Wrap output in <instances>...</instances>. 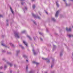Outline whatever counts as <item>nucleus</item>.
I'll return each mask as SVG.
<instances>
[{
    "mask_svg": "<svg viewBox=\"0 0 73 73\" xmlns=\"http://www.w3.org/2000/svg\"><path fill=\"white\" fill-rule=\"evenodd\" d=\"M68 36L69 37H72V35H68Z\"/></svg>",
    "mask_w": 73,
    "mask_h": 73,
    "instance_id": "26",
    "label": "nucleus"
},
{
    "mask_svg": "<svg viewBox=\"0 0 73 73\" xmlns=\"http://www.w3.org/2000/svg\"><path fill=\"white\" fill-rule=\"evenodd\" d=\"M23 42L24 44H25V45H26L27 46V43L25 41H23Z\"/></svg>",
    "mask_w": 73,
    "mask_h": 73,
    "instance_id": "8",
    "label": "nucleus"
},
{
    "mask_svg": "<svg viewBox=\"0 0 73 73\" xmlns=\"http://www.w3.org/2000/svg\"><path fill=\"white\" fill-rule=\"evenodd\" d=\"M59 12H60V11H58L56 12L55 14V17H58V13H59Z\"/></svg>",
    "mask_w": 73,
    "mask_h": 73,
    "instance_id": "4",
    "label": "nucleus"
},
{
    "mask_svg": "<svg viewBox=\"0 0 73 73\" xmlns=\"http://www.w3.org/2000/svg\"><path fill=\"white\" fill-rule=\"evenodd\" d=\"M32 15L34 17V18H37L38 19H40V17H39V16H36L33 13H32Z\"/></svg>",
    "mask_w": 73,
    "mask_h": 73,
    "instance_id": "2",
    "label": "nucleus"
},
{
    "mask_svg": "<svg viewBox=\"0 0 73 73\" xmlns=\"http://www.w3.org/2000/svg\"><path fill=\"white\" fill-rule=\"evenodd\" d=\"M23 57H24V58H27V56H26V55H23Z\"/></svg>",
    "mask_w": 73,
    "mask_h": 73,
    "instance_id": "19",
    "label": "nucleus"
},
{
    "mask_svg": "<svg viewBox=\"0 0 73 73\" xmlns=\"http://www.w3.org/2000/svg\"><path fill=\"white\" fill-rule=\"evenodd\" d=\"M39 34H40L41 35H42V33L41 32H39Z\"/></svg>",
    "mask_w": 73,
    "mask_h": 73,
    "instance_id": "30",
    "label": "nucleus"
},
{
    "mask_svg": "<svg viewBox=\"0 0 73 73\" xmlns=\"http://www.w3.org/2000/svg\"><path fill=\"white\" fill-rule=\"evenodd\" d=\"M71 1H73V0H70Z\"/></svg>",
    "mask_w": 73,
    "mask_h": 73,
    "instance_id": "44",
    "label": "nucleus"
},
{
    "mask_svg": "<svg viewBox=\"0 0 73 73\" xmlns=\"http://www.w3.org/2000/svg\"><path fill=\"white\" fill-rule=\"evenodd\" d=\"M9 44H10V45H11L12 46H13H13H14V45H13V44L11 43H10Z\"/></svg>",
    "mask_w": 73,
    "mask_h": 73,
    "instance_id": "14",
    "label": "nucleus"
},
{
    "mask_svg": "<svg viewBox=\"0 0 73 73\" xmlns=\"http://www.w3.org/2000/svg\"><path fill=\"white\" fill-rule=\"evenodd\" d=\"M42 58V59H43V60H47V62L48 63L50 62V60H49V59H48L47 58L45 59L44 58Z\"/></svg>",
    "mask_w": 73,
    "mask_h": 73,
    "instance_id": "3",
    "label": "nucleus"
},
{
    "mask_svg": "<svg viewBox=\"0 0 73 73\" xmlns=\"http://www.w3.org/2000/svg\"><path fill=\"white\" fill-rule=\"evenodd\" d=\"M54 60H52V63L51 64V68H52L53 67V65H54Z\"/></svg>",
    "mask_w": 73,
    "mask_h": 73,
    "instance_id": "6",
    "label": "nucleus"
},
{
    "mask_svg": "<svg viewBox=\"0 0 73 73\" xmlns=\"http://www.w3.org/2000/svg\"><path fill=\"white\" fill-rule=\"evenodd\" d=\"M3 68V66L0 67V69H2Z\"/></svg>",
    "mask_w": 73,
    "mask_h": 73,
    "instance_id": "28",
    "label": "nucleus"
},
{
    "mask_svg": "<svg viewBox=\"0 0 73 73\" xmlns=\"http://www.w3.org/2000/svg\"><path fill=\"white\" fill-rule=\"evenodd\" d=\"M4 52V51H3V52Z\"/></svg>",
    "mask_w": 73,
    "mask_h": 73,
    "instance_id": "48",
    "label": "nucleus"
},
{
    "mask_svg": "<svg viewBox=\"0 0 73 73\" xmlns=\"http://www.w3.org/2000/svg\"><path fill=\"white\" fill-rule=\"evenodd\" d=\"M56 5L58 7H59V5L58 4L57 2H56Z\"/></svg>",
    "mask_w": 73,
    "mask_h": 73,
    "instance_id": "15",
    "label": "nucleus"
},
{
    "mask_svg": "<svg viewBox=\"0 0 73 73\" xmlns=\"http://www.w3.org/2000/svg\"><path fill=\"white\" fill-rule=\"evenodd\" d=\"M21 5H23V4H24V3H23V2H21Z\"/></svg>",
    "mask_w": 73,
    "mask_h": 73,
    "instance_id": "31",
    "label": "nucleus"
},
{
    "mask_svg": "<svg viewBox=\"0 0 73 73\" xmlns=\"http://www.w3.org/2000/svg\"><path fill=\"white\" fill-rule=\"evenodd\" d=\"M25 32H26V31H23L22 32V33H25Z\"/></svg>",
    "mask_w": 73,
    "mask_h": 73,
    "instance_id": "20",
    "label": "nucleus"
},
{
    "mask_svg": "<svg viewBox=\"0 0 73 73\" xmlns=\"http://www.w3.org/2000/svg\"><path fill=\"white\" fill-rule=\"evenodd\" d=\"M3 17V15H0V17Z\"/></svg>",
    "mask_w": 73,
    "mask_h": 73,
    "instance_id": "33",
    "label": "nucleus"
},
{
    "mask_svg": "<svg viewBox=\"0 0 73 73\" xmlns=\"http://www.w3.org/2000/svg\"><path fill=\"white\" fill-rule=\"evenodd\" d=\"M33 9H35V8H36V6L35 5H34L33 6Z\"/></svg>",
    "mask_w": 73,
    "mask_h": 73,
    "instance_id": "16",
    "label": "nucleus"
},
{
    "mask_svg": "<svg viewBox=\"0 0 73 73\" xmlns=\"http://www.w3.org/2000/svg\"><path fill=\"white\" fill-rule=\"evenodd\" d=\"M8 20H7V22H8Z\"/></svg>",
    "mask_w": 73,
    "mask_h": 73,
    "instance_id": "40",
    "label": "nucleus"
},
{
    "mask_svg": "<svg viewBox=\"0 0 73 73\" xmlns=\"http://www.w3.org/2000/svg\"><path fill=\"white\" fill-rule=\"evenodd\" d=\"M14 66H16V65H14Z\"/></svg>",
    "mask_w": 73,
    "mask_h": 73,
    "instance_id": "45",
    "label": "nucleus"
},
{
    "mask_svg": "<svg viewBox=\"0 0 73 73\" xmlns=\"http://www.w3.org/2000/svg\"><path fill=\"white\" fill-rule=\"evenodd\" d=\"M63 1H65V0H63Z\"/></svg>",
    "mask_w": 73,
    "mask_h": 73,
    "instance_id": "42",
    "label": "nucleus"
},
{
    "mask_svg": "<svg viewBox=\"0 0 73 73\" xmlns=\"http://www.w3.org/2000/svg\"><path fill=\"white\" fill-rule=\"evenodd\" d=\"M19 52H20V50H19L17 51L16 52L17 54V55H18V53H19Z\"/></svg>",
    "mask_w": 73,
    "mask_h": 73,
    "instance_id": "17",
    "label": "nucleus"
},
{
    "mask_svg": "<svg viewBox=\"0 0 73 73\" xmlns=\"http://www.w3.org/2000/svg\"><path fill=\"white\" fill-rule=\"evenodd\" d=\"M28 69V66H26V70H27Z\"/></svg>",
    "mask_w": 73,
    "mask_h": 73,
    "instance_id": "24",
    "label": "nucleus"
},
{
    "mask_svg": "<svg viewBox=\"0 0 73 73\" xmlns=\"http://www.w3.org/2000/svg\"><path fill=\"white\" fill-rule=\"evenodd\" d=\"M34 40H35V38H34Z\"/></svg>",
    "mask_w": 73,
    "mask_h": 73,
    "instance_id": "46",
    "label": "nucleus"
},
{
    "mask_svg": "<svg viewBox=\"0 0 73 73\" xmlns=\"http://www.w3.org/2000/svg\"><path fill=\"white\" fill-rule=\"evenodd\" d=\"M26 61L27 62H28V60H26Z\"/></svg>",
    "mask_w": 73,
    "mask_h": 73,
    "instance_id": "36",
    "label": "nucleus"
},
{
    "mask_svg": "<svg viewBox=\"0 0 73 73\" xmlns=\"http://www.w3.org/2000/svg\"><path fill=\"white\" fill-rule=\"evenodd\" d=\"M21 1H24V0H20Z\"/></svg>",
    "mask_w": 73,
    "mask_h": 73,
    "instance_id": "41",
    "label": "nucleus"
},
{
    "mask_svg": "<svg viewBox=\"0 0 73 73\" xmlns=\"http://www.w3.org/2000/svg\"><path fill=\"white\" fill-rule=\"evenodd\" d=\"M20 46H21V47H22V49H24V47H23V46H22V45H20Z\"/></svg>",
    "mask_w": 73,
    "mask_h": 73,
    "instance_id": "23",
    "label": "nucleus"
},
{
    "mask_svg": "<svg viewBox=\"0 0 73 73\" xmlns=\"http://www.w3.org/2000/svg\"><path fill=\"white\" fill-rule=\"evenodd\" d=\"M35 0H32V1H34Z\"/></svg>",
    "mask_w": 73,
    "mask_h": 73,
    "instance_id": "43",
    "label": "nucleus"
},
{
    "mask_svg": "<svg viewBox=\"0 0 73 73\" xmlns=\"http://www.w3.org/2000/svg\"><path fill=\"white\" fill-rule=\"evenodd\" d=\"M39 13L40 14V15H41V14H40V12H39Z\"/></svg>",
    "mask_w": 73,
    "mask_h": 73,
    "instance_id": "39",
    "label": "nucleus"
},
{
    "mask_svg": "<svg viewBox=\"0 0 73 73\" xmlns=\"http://www.w3.org/2000/svg\"><path fill=\"white\" fill-rule=\"evenodd\" d=\"M60 56H62V52H60Z\"/></svg>",
    "mask_w": 73,
    "mask_h": 73,
    "instance_id": "25",
    "label": "nucleus"
},
{
    "mask_svg": "<svg viewBox=\"0 0 73 73\" xmlns=\"http://www.w3.org/2000/svg\"><path fill=\"white\" fill-rule=\"evenodd\" d=\"M10 9H11V11L12 13H13V15H14V13H13V10H12V8L11 7H10Z\"/></svg>",
    "mask_w": 73,
    "mask_h": 73,
    "instance_id": "11",
    "label": "nucleus"
},
{
    "mask_svg": "<svg viewBox=\"0 0 73 73\" xmlns=\"http://www.w3.org/2000/svg\"><path fill=\"white\" fill-rule=\"evenodd\" d=\"M33 51L34 53V55H36V52H35V50H34V49H33Z\"/></svg>",
    "mask_w": 73,
    "mask_h": 73,
    "instance_id": "12",
    "label": "nucleus"
},
{
    "mask_svg": "<svg viewBox=\"0 0 73 73\" xmlns=\"http://www.w3.org/2000/svg\"><path fill=\"white\" fill-rule=\"evenodd\" d=\"M33 22L34 23V24H35V25L36 24V22H35V21H33Z\"/></svg>",
    "mask_w": 73,
    "mask_h": 73,
    "instance_id": "29",
    "label": "nucleus"
},
{
    "mask_svg": "<svg viewBox=\"0 0 73 73\" xmlns=\"http://www.w3.org/2000/svg\"><path fill=\"white\" fill-rule=\"evenodd\" d=\"M33 71H31L30 72V73H33Z\"/></svg>",
    "mask_w": 73,
    "mask_h": 73,
    "instance_id": "27",
    "label": "nucleus"
},
{
    "mask_svg": "<svg viewBox=\"0 0 73 73\" xmlns=\"http://www.w3.org/2000/svg\"><path fill=\"white\" fill-rule=\"evenodd\" d=\"M45 12H46V14H47V15H48V12L47 11H45Z\"/></svg>",
    "mask_w": 73,
    "mask_h": 73,
    "instance_id": "32",
    "label": "nucleus"
},
{
    "mask_svg": "<svg viewBox=\"0 0 73 73\" xmlns=\"http://www.w3.org/2000/svg\"><path fill=\"white\" fill-rule=\"evenodd\" d=\"M2 45H3V46H5V47H7V45H5L4 43H2L1 44Z\"/></svg>",
    "mask_w": 73,
    "mask_h": 73,
    "instance_id": "13",
    "label": "nucleus"
},
{
    "mask_svg": "<svg viewBox=\"0 0 73 73\" xmlns=\"http://www.w3.org/2000/svg\"><path fill=\"white\" fill-rule=\"evenodd\" d=\"M10 73H12V71H10Z\"/></svg>",
    "mask_w": 73,
    "mask_h": 73,
    "instance_id": "38",
    "label": "nucleus"
},
{
    "mask_svg": "<svg viewBox=\"0 0 73 73\" xmlns=\"http://www.w3.org/2000/svg\"><path fill=\"white\" fill-rule=\"evenodd\" d=\"M52 20H53V21H56V20H55V19H54V18H52Z\"/></svg>",
    "mask_w": 73,
    "mask_h": 73,
    "instance_id": "18",
    "label": "nucleus"
},
{
    "mask_svg": "<svg viewBox=\"0 0 73 73\" xmlns=\"http://www.w3.org/2000/svg\"><path fill=\"white\" fill-rule=\"evenodd\" d=\"M56 48V46H54V48Z\"/></svg>",
    "mask_w": 73,
    "mask_h": 73,
    "instance_id": "34",
    "label": "nucleus"
},
{
    "mask_svg": "<svg viewBox=\"0 0 73 73\" xmlns=\"http://www.w3.org/2000/svg\"><path fill=\"white\" fill-rule=\"evenodd\" d=\"M33 64H36V65H38L39 64V63H38L37 62H36L35 61H33Z\"/></svg>",
    "mask_w": 73,
    "mask_h": 73,
    "instance_id": "7",
    "label": "nucleus"
},
{
    "mask_svg": "<svg viewBox=\"0 0 73 73\" xmlns=\"http://www.w3.org/2000/svg\"><path fill=\"white\" fill-rule=\"evenodd\" d=\"M66 5H67V4L66 3Z\"/></svg>",
    "mask_w": 73,
    "mask_h": 73,
    "instance_id": "47",
    "label": "nucleus"
},
{
    "mask_svg": "<svg viewBox=\"0 0 73 73\" xmlns=\"http://www.w3.org/2000/svg\"><path fill=\"white\" fill-rule=\"evenodd\" d=\"M27 37L29 38L30 40H31V38L29 36V35H27Z\"/></svg>",
    "mask_w": 73,
    "mask_h": 73,
    "instance_id": "21",
    "label": "nucleus"
},
{
    "mask_svg": "<svg viewBox=\"0 0 73 73\" xmlns=\"http://www.w3.org/2000/svg\"><path fill=\"white\" fill-rule=\"evenodd\" d=\"M27 7H25L24 9H23V10L24 11V12H25V11H27Z\"/></svg>",
    "mask_w": 73,
    "mask_h": 73,
    "instance_id": "10",
    "label": "nucleus"
},
{
    "mask_svg": "<svg viewBox=\"0 0 73 73\" xmlns=\"http://www.w3.org/2000/svg\"><path fill=\"white\" fill-rule=\"evenodd\" d=\"M7 64L9 65L10 66H12V64L11 63H9V62H7Z\"/></svg>",
    "mask_w": 73,
    "mask_h": 73,
    "instance_id": "9",
    "label": "nucleus"
},
{
    "mask_svg": "<svg viewBox=\"0 0 73 73\" xmlns=\"http://www.w3.org/2000/svg\"><path fill=\"white\" fill-rule=\"evenodd\" d=\"M3 60H5V58H3Z\"/></svg>",
    "mask_w": 73,
    "mask_h": 73,
    "instance_id": "37",
    "label": "nucleus"
},
{
    "mask_svg": "<svg viewBox=\"0 0 73 73\" xmlns=\"http://www.w3.org/2000/svg\"><path fill=\"white\" fill-rule=\"evenodd\" d=\"M14 34L15 35V37H16L17 38H19L20 37L19 36V33L17 32H15L14 33Z\"/></svg>",
    "mask_w": 73,
    "mask_h": 73,
    "instance_id": "1",
    "label": "nucleus"
},
{
    "mask_svg": "<svg viewBox=\"0 0 73 73\" xmlns=\"http://www.w3.org/2000/svg\"><path fill=\"white\" fill-rule=\"evenodd\" d=\"M40 40L41 41H42V38H40Z\"/></svg>",
    "mask_w": 73,
    "mask_h": 73,
    "instance_id": "35",
    "label": "nucleus"
},
{
    "mask_svg": "<svg viewBox=\"0 0 73 73\" xmlns=\"http://www.w3.org/2000/svg\"><path fill=\"white\" fill-rule=\"evenodd\" d=\"M7 25H8V24H7Z\"/></svg>",
    "mask_w": 73,
    "mask_h": 73,
    "instance_id": "49",
    "label": "nucleus"
},
{
    "mask_svg": "<svg viewBox=\"0 0 73 73\" xmlns=\"http://www.w3.org/2000/svg\"><path fill=\"white\" fill-rule=\"evenodd\" d=\"M66 30L67 31H70V32H71V31H72V29L70 28L69 29H68L67 28H66Z\"/></svg>",
    "mask_w": 73,
    "mask_h": 73,
    "instance_id": "5",
    "label": "nucleus"
},
{
    "mask_svg": "<svg viewBox=\"0 0 73 73\" xmlns=\"http://www.w3.org/2000/svg\"><path fill=\"white\" fill-rule=\"evenodd\" d=\"M7 68V65H5V66H4L5 69H6V68Z\"/></svg>",
    "mask_w": 73,
    "mask_h": 73,
    "instance_id": "22",
    "label": "nucleus"
}]
</instances>
